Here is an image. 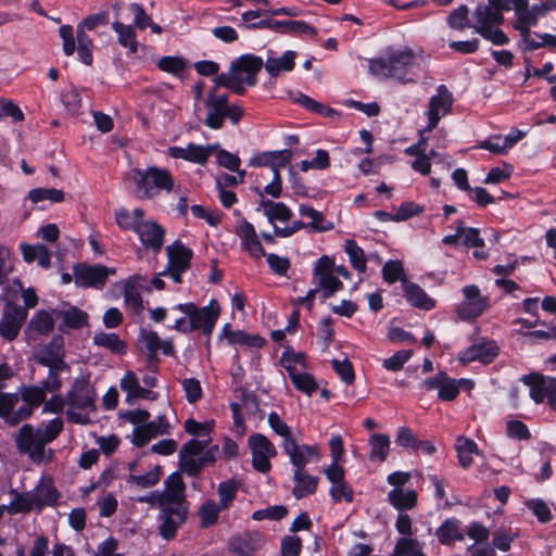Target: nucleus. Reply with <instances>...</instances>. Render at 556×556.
<instances>
[{"mask_svg": "<svg viewBox=\"0 0 556 556\" xmlns=\"http://www.w3.org/2000/svg\"><path fill=\"white\" fill-rule=\"evenodd\" d=\"M388 501L397 510H408L417 504V493L412 489L394 488L388 493Z\"/></svg>", "mask_w": 556, "mask_h": 556, "instance_id": "58836bf2", "label": "nucleus"}, {"mask_svg": "<svg viewBox=\"0 0 556 556\" xmlns=\"http://www.w3.org/2000/svg\"><path fill=\"white\" fill-rule=\"evenodd\" d=\"M270 429L280 438L282 442L294 440L296 437L293 434L291 428L281 419L276 412H271L267 418Z\"/></svg>", "mask_w": 556, "mask_h": 556, "instance_id": "052dcab7", "label": "nucleus"}, {"mask_svg": "<svg viewBox=\"0 0 556 556\" xmlns=\"http://www.w3.org/2000/svg\"><path fill=\"white\" fill-rule=\"evenodd\" d=\"M299 214L309 219L307 227L315 232H326L334 228V224L328 220L325 215L307 204H300Z\"/></svg>", "mask_w": 556, "mask_h": 556, "instance_id": "c9c22d12", "label": "nucleus"}, {"mask_svg": "<svg viewBox=\"0 0 556 556\" xmlns=\"http://www.w3.org/2000/svg\"><path fill=\"white\" fill-rule=\"evenodd\" d=\"M344 251L349 255L351 265L359 273H364L366 258L363 249L354 240L349 239L344 242Z\"/></svg>", "mask_w": 556, "mask_h": 556, "instance_id": "5fc2aeb1", "label": "nucleus"}, {"mask_svg": "<svg viewBox=\"0 0 556 556\" xmlns=\"http://www.w3.org/2000/svg\"><path fill=\"white\" fill-rule=\"evenodd\" d=\"M63 419L61 417H55L51 419L48 422H42L37 427V430L40 432L41 437L43 438V441L47 442V444L54 441L61 431L63 430Z\"/></svg>", "mask_w": 556, "mask_h": 556, "instance_id": "680f3d73", "label": "nucleus"}, {"mask_svg": "<svg viewBox=\"0 0 556 556\" xmlns=\"http://www.w3.org/2000/svg\"><path fill=\"white\" fill-rule=\"evenodd\" d=\"M220 510H225L218 503L210 500L202 504L199 510L201 522L204 527L216 523Z\"/></svg>", "mask_w": 556, "mask_h": 556, "instance_id": "e2e57ef3", "label": "nucleus"}, {"mask_svg": "<svg viewBox=\"0 0 556 556\" xmlns=\"http://www.w3.org/2000/svg\"><path fill=\"white\" fill-rule=\"evenodd\" d=\"M136 233L144 248L154 252H159L162 249L165 230L155 220L144 219Z\"/></svg>", "mask_w": 556, "mask_h": 556, "instance_id": "cd10ccee", "label": "nucleus"}, {"mask_svg": "<svg viewBox=\"0 0 556 556\" xmlns=\"http://www.w3.org/2000/svg\"><path fill=\"white\" fill-rule=\"evenodd\" d=\"M27 198L33 203H39L42 201L60 203L64 200V193L63 191L54 188H35L28 192Z\"/></svg>", "mask_w": 556, "mask_h": 556, "instance_id": "864d4df0", "label": "nucleus"}, {"mask_svg": "<svg viewBox=\"0 0 556 556\" xmlns=\"http://www.w3.org/2000/svg\"><path fill=\"white\" fill-rule=\"evenodd\" d=\"M518 533L510 530L500 528L492 534V546L494 549L501 552H508L510 549L511 542L517 538Z\"/></svg>", "mask_w": 556, "mask_h": 556, "instance_id": "bf43d9fd", "label": "nucleus"}, {"mask_svg": "<svg viewBox=\"0 0 556 556\" xmlns=\"http://www.w3.org/2000/svg\"><path fill=\"white\" fill-rule=\"evenodd\" d=\"M263 67V59L254 54H243L237 58L228 72L214 78L216 87H226L236 94H242L245 86H254L257 83V73Z\"/></svg>", "mask_w": 556, "mask_h": 556, "instance_id": "39448f33", "label": "nucleus"}, {"mask_svg": "<svg viewBox=\"0 0 556 556\" xmlns=\"http://www.w3.org/2000/svg\"><path fill=\"white\" fill-rule=\"evenodd\" d=\"M263 211L267 222L271 227L278 226L277 223L290 222L293 212L283 202H274L271 200H263L257 211Z\"/></svg>", "mask_w": 556, "mask_h": 556, "instance_id": "7c9ffc66", "label": "nucleus"}, {"mask_svg": "<svg viewBox=\"0 0 556 556\" xmlns=\"http://www.w3.org/2000/svg\"><path fill=\"white\" fill-rule=\"evenodd\" d=\"M166 252L168 257L166 273L174 282L179 283L181 282V274L190 266L192 251L177 240L167 245Z\"/></svg>", "mask_w": 556, "mask_h": 556, "instance_id": "dca6fc26", "label": "nucleus"}, {"mask_svg": "<svg viewBox=\"0 0 556 556\" xmlns=\"http://www.w3.org/2000/svg\"><path fill=\"white\" fill-rule=\"evenodd\" d=\"M282 448L294 470H304L306 465L318 462L320 458L317 445L300 444L296 438L282 442Z\"/></svg>", "mask_w": 556, "mask_h": 556, "instance_id": "6ab92c4d", "label": "nucleus"}, {"mask_svg": "<svg viewBox=\"0 0 556 556\" xmlns=\"http://www.w3.org/2000/svg\"><path fill=\"white\" fill-rule=\"evenodd\" d=\"M452 105V96L444 85L438 88L437 94L432 96L429 101L427 117L428 125L426 130H432L437 127L440 119L445 116Z\"/></svg>", "mask_w": 556, "mask_h": 556, "instance_id": "4be33fe9", "label": "nucleus"}, {"mask_svg": "<svg viewBox=\"0 0 556 556\" xmlns=\"http://www.w3.org/2000/svg\"><path fill=\"white\" fill-rule=\"evenodd\" d=\"M125 180L136 186L139 199H152L162 190L170 191L174 185L169 172L157 167H149L146 170L130 169Z\"/></svg>", "mask_w": 556, "mask_h": 556, "instance_id": "6e6552de", "label": "nucleus"}, {"mask_svg": "<svg viewBox=\"0 0 556 556\" xmlns=\"http://www.w3.org/2000/svg\"><path fill=\"white\" fill-rule=\"evenodd\" d=\"M238 492V484L233 480H226L218 484L217 494L219 497V505L222 508L227 509L235 501Z\"/></svg>", "mask_w": 556, "mask_h": 556, "instance_id": "13d9d810", "label": "nucleus"}, {"mask_svg": "<svg viewBox=\"0 0 556 556\" xmlns=\"http://www.w3.org/2000/svg\"><path fill=\"white\" fill-rule=\"evenodd\" d=\"M210 438L204 440L191 439L179 452V465L182 472L194 477L205 466L202 460L203 450L207 446Z\"/></svg>", "mask_w": 556, "mask_h": 556, "instance_id": "4468645a", "label": "nucleus"}, {"mask_svg": "<svg viewBox=\"0 0 556 556\" xmlns=\"http://www.w3.org/2000/svg\"><path fill=\"white\" fill-rule=\"evenodd\" d=\"M403 293L406 301L414 307L430 311L435 306V300L417 283L403 281Z\"/></svg>", "mask_w": 556, "mask_h": 556, "instance_id": "473e14b6", "label": "nucleus"}, {"mask_svg": "<svg viewBox=\"0 0 556 556\" xmlns=\"http://www.w3.org/2000/svg\"><path fill=\"white\" fill-rule=\"evenodd\" d=\"M296 390L311 396L317 390V383L306 370L290 378Z\"/></svg>", "mask_w": 556, "mask_h": 556, "instance_id": "69168bd1", "label": "nucleus"}, {"mask_svg": "<svg viewBox=\"0 0 556 556\" xmlns=\"http://www.w3.org/2000/svg\"><path fill=\"white\" fill-rule=\"evenodd\" d=\"M218 87L214 83L213 89L208 92L204 101L206 109V117L204 124L212 129H219L224 125L226 118V110L228 106V96L218 92Z\"/></svg>", "mask_w": 556, "mask_h": 556, "instance_id": "f3484780", "label": "nucleus"}, {"mask_svg": "<svg viewBox=\"0 0 556 556\" xmlns=\"http://www.w3.org/2000/svg\"><path fill=\"white\" fill-rule=\"evenodd\" d=\"M529 386L530 397L536 403L548 401L549 406L556 410V378L534 375L525 379Z\"/></svg>", "mask_w": 556, "mask_h": 556, "instance_id": "aec40b11", "label": "nucleus"}, {"mask_svg": "<svg viewBox=\"0 0 556 556\" xmlns=\"http://www.w3.org/2000/svg\"><path fill=\"white\" fill-rule=\"evenodd\" d=\"M54 327V319L47 311H40L35 314L27 328L25 329V337L28 343L36 341L39 337L48 336Z\"/></svg>", "mask_w": 556, "mask_h": 556, "instance_id": "c756f323", "label": "nucleus"}, {"mask_svg": "<svg viewBox=\"0 0 556 556\" xmlns=\"http://www.w3.org/2000/svg\"><path fill=\"white\" fill-rule=\"evenodd\" d=\"M439 542L443 545H452L464 539L460 522L455 518L446 519L435 531Z\"/></svg>", "mask_w": 556, "mask_h": 556, "instance_id": "ea45409f", "label": "nucleus"}, {"mask_svg": "<svg viewBox=\"0 0 556 556\" xmlns=\"http://www.w3.org/2000/svg\"><path fill=\"white\" fill-rule=\"evenodd\" d=\"M24 260L27 263L37 261L42 268L50 267L51 255L48 248L43 244H26L20 245Z\"/></svg>", "mask_w": 556, "mask_h": 556, "instance_id": "a18cd8bd", "label": "nucleus"}, {"mask_svg": "<svg viewBox=\"0 0 556 556\" xmlns=\"http://www.w3.org/2000/svg\"><path fill=\"white\" fill-rule=\"evenodd\" d=\"M172 311H178L184 315L175 320L172 329L182 333L201 331L205 337L212 334L220 316V305L215 299L202 307L192 302L180 303L173 306Z\"/></svg>", "mask_w": 556, "mask_h": 556, "instance_id": "f03ea898", "label": "nucleus"}, {"mask_svg": "<svg viewBox=\"0 0 556 556\" xmlns=\"http://www.w3.org/2000/svg\"><path fill=\"white\" fill-rule=\"evenodd\" d=\"M170 425L165 415L157 416L154 420L149 421L143 426L135 427L129 435L130 442L142 447L147 445L153 438L164 435L169 432Z\"/></svg>", "mask_w": 556, "mask_h": 556, "instance_id": "412c9836", "label": "nucleus"}, {"mask_svg": "<svg viewBox=\"0 0 556 556\" xmlns=\"http://www.w3.org/2000/svg\"><path fill=\"white\" fill-rule=\"evenodd\" d=\"M389 556H426L422 544L413 538H400Z\"/></svg>", "mask_w": 556, "mask_h": 556, "instance_id": "3c124183", "label": "nucleus"}, {"mask_svg": "<svg viewBox=\"0 0 556 556\" xmlns=\"http://www.w3.org/2000/svg\"><path fill=\"white\" fill-rule=\"evenodd\" d=\"M497 354L498 348L494 342L481 341L462 351L458 355V361L463 364L476 361L482 364H490L494 361Z\"/></svg>", "mask_w": 556, "mask_h": 556, "instance_id": "393cba45", "label": "nucleus"}, {"mask_svg": "<svg viewBox=\"0 0 556 556\" xmlns=\"http://www.w3.org/2000/svg\"><path fill=\"white\" fill-rule=\"evenodd\" d=\"M109 275H115V269L103 265L80 264L74 269L76 285L84 288L101 289Z\"/></svg>", "mask_w": 556, "mask_h": 556, "instance_id": "a211bd4d", "label": "nucleus"}, {"mask_svg": "<svg viewBox=\"0 0 556 556\" xmlns=\"http://www.w3.org/2000/svg\"><path fill=\"white\" fill-rule=\"evenodd\" d=\"M455 450L457 452L458 463L464 469L472 465L473 456L479 453L476 442L466 437H458L456 439Z\"/></svg>", "mask_w": 556, "mask_h": 556, "instance_id": "37998d69", "label": "nucleus"}, {"mask_svg": "<svg viewBox=\"0 0 556 556\" xmlns=\"http://www.w3.org/2000/svg\"><path fill=\"white\" fill-rule=\"evenodd\" d=\"M165 490L159 495V531L162 538L169 540L175 536L178 527L186 519L188 507L184 500L185 483L177 473L165 480Z\"/></svg>", "mask_w": 556, "mask_h": 556, "instance_id": "f257e3e1", "label": "nucleus"}, {"mask_svg": "<svg viewBox=\"0 0 556 556\" xmlns=\"http://www.w3.org/2000/svg\"><path fill=\"white\" fill-rule=\"evenodd\" d=\"M31 492L38 509H41L43 506L55 504L59 498V493L50 478H42Z\"/></svg>", "mask_w": 556, "mask_h": 556, "instance_id": "4c0bfd02", "label": "nucleus"}, {"mask_svg": "<svg viewBox=\"0 0 556 556\" xmlns=\"http://www.w3.org/2000/svg\"><path fill=\"white\" fill-rule=\"evenodd\" d=\"M280 364L292 378L306 370V362L302 353H295L292 349L288 348L283 351L280 357Z\"/></svg>", "mask_w": 556, "mask_h": 556, "instance_id": "49530a36", "label": "nucleus"}, {"mask_svg": "<svg viewBox=\"0 0 556 556\" xmlns=\"http://www.w3.org/2000/svg\"><path fill=\"white\" fill-rule=\"evenodd\" d=\"M293 483V494L296 498H301L316 491L318 478L305 470H294Z\"/></svg>", "mask_w": 556, "mask_h": 556, "instance_id": "c03bdc74", "label": "nucleus"}, {"mask_svg": "<svg viewBox=\"0 0 556 556\" xmlns=\"http://www.w3.org/2000/svg\"><path fill=\"white\" fill-rule=\"evenodd\" d=\"M112 28L117 34V41L121 46L128 48L130 53L138 51L137 36L131 25H125L115 21L112 24Z\"/></svg>", "mask_w": 556, "mask_h": 556, "instance_id": "8fccbe9b", "label": "nucleus"}, {"mask_svg": "<svg viewBox=\"0 0 556 556\" xmlns=\"http://www.w3.org/2000/svg\"><path fill=\"white\" fill-rule=\"evenodd\" d=\"M144 212L143 210L136 207L132 211L127 208H119L115 213V220L119 228L124 230H132L134 232L143 223Z\"/></svg>", "mask_w": 556, "mask_h": 556, "instance_id": "79ce46f5", "label": "nucleus"}, {"mask_svg": "<svg viewBox=\"0 0 556 556\" xmlns=\"http://www.w3.org/2000/svg\"><path fill=\"white\" fill-rule=\"evenodd\" d=\"M252 454V466L260 472H267L271 468L270 459L276 456L275 445L262 433H253L248 439Z\"/></svg>", "mask_w": 556, "mask_h": 556, "instance_id": "ddd939ff", "label": "nucleus"}, {"mask_svg": "<svg viewBox=\"0 0 556 556\" xmlns=\"http://www.w3.org/2000/svg\"><path fill=\"white\" fill-rule=\"evenodd\" d=\"M368 444L370 446L369 459L371 462H384L390 452L391 440L390 437L383 433L372 434Z\"/></svg>", "mask_w": 556, "mask_h": 556, "instance_id": "de8ad7c7", "label": "nucleus"}, {"mask_svg": "<svg viewBox=\"0 0 556 556\" xmlns=\"http://www.w3.org/2000/svg\"><path fill=\"white\" fill-rule=\"evenodd\" d=\"M123 479L130 489H149L159 483L161 479V468L154 466L144 473H125Z\"/></svg>", "mask_w": 556, "mask_h": 556, "instance_id": "f704fd0d", "label": "nucleus"}, {"mask_svg": "<svg viewBox=\"0 0 556 556\" xmlns=\"http://www.w3.org/2000/svg\"><path fill=\"white\" fill-rule=\"evenodd\" d=\"M462 291L464 299L456 305V314L462 320L476 319L488 308L489 300L476 285L465 286Z\"/></svg>", "mask_w": 556, "mask_h": 556, "instance_id": "f8f14e48", "label": "nucleus"}, {"mask_svg": "<svg viewBox=\"0 0 556 556\" xmlns=\"http://www.w3.org/2000/svg\"><path fill=\"white\" fill-rule=\"evenodd\" d=\"M382 277L388 283H394L396 281H407L405 277L404 267L401 261L390 260L384 263L382 267Z\"/></svg>", "mask_w": 556, "mask_h": 556, "instance_id": "6e6d98bb", "label": "nucleus"}, {"mask_svg": "<svg viewBox=\"0 0 556 556\" xmlns=\"http://www.w3.org/2000/svg\"><path fill=\"white\" fill-rule=\"evenodd\" d=\"M417 66V55L410 49H389L381 58L369 60V71L379 77H393L404 80Z\"/></svg>", "mask_w": 556, "mask_h": 556, "instance_id": "423d86ee", "label": "nucleus"}, {"mask_svg": "<svg viewBox=\"0 0 556 556\" xmlns=\"http://www.w3.org/2000/svg\"><path fill=\"white\" fill-rule=\"evenodd\" d=\"M217 144L198 146L189 143L186 148L170 147L168 154L174 159H182L195 164L203 165L211 154L217 149Z\"/></svg>", "mask_w": 556, "mask_h": 556, "instance_id": "a878e982", "label": "nucleus"}, {"mask_svg": "<svg viewBox=\"0 0 556 556\" xmlns=\"http://www.w3.org/2000/svg\"><path fill=\"white\" fill-rule=\"evenodd\" d=\"M460 387L472 389L473 383L469 379H454L446 372L440 371L434 377L425 379L420 383V390L424 392L437 390L438 397L442 401H453L457 397Z\"/></svg>", "mask_w": 556, "mask_h": 556, "instance_id": "9d476101", "label": "nucleus"}, {"mask_svg": "<svg viewBox=\"0 0 556 556\" xmlns=\"http://www.w3.org/2000/svg\"><path fill=\"white\" fill-rule=\"evenodd\" d=\"M313 281L323 292V298L328 299L343 287V283L334 275V262L331 257L323 255L313 268Z\"/></svg>", "mask_w": 556, "mask_h": 556, "instance_id": "9b49d317", "label": "nucleus"}, {"mask_svg": "<svg viewBox=\"0 0 556 556\" xmlns=\"http://www.w3.org/2000/svg\"><path fill=\"white\" fill-rule=\"evenodd\" d=\"M26 317L27 311L25 308L8 303L0 321L1 337L9 341L15 339Z\"/></svg>", "mask_w": 556, "mask_h": 556, "instance_id": "5701e85b", "label": "nucleus"}, {"mask_svg": "<svg viewBox=\"0 0 556 556\" xmlns=\"http://www.w3.org/2000/svg\"><path fill=\"white\" fill-rule=\"evenodd\" d=\"M61 339L54 338L50 344V348H56L54 352H51L49 349L43 353L40 357L39 362L49 367L50 370H65L70 371L68 365L64 362V353L61 349Z\"/></svg>", "mask_w": 556, "mask_h": 556, "instance_id": "a19ab883", "label": "nucleus"}, {"mask_svg": "<svg viewBox=\"0 0 556 556\" xmlns=\"http://www.w3.org/2000/svg\"><path fill=\"white\" fill-rule=\"evenodd\" d=\"M235 214L238 216L235 233L240 239L241 249L254 258L265 256V250L262 247L254 225L243 218L240 212H235Z\"/></svg>", "mask_w": 556, "mask_h": 556, "instance_id": "2eb2a0df", "label": "nucleus"}, {"mask_svg": "<svg viewBox=\"0 0 556 556\" xmlns=\"http://www.w3.org/2000/svg\"><path fill=\"white\" fill-rule=\"evenodd\" d=\"M219 339H225L230 345H243L252 349H261L265 344V340L257 336L244 332L242 330H233L230 324H225L220 330Z\"/></svg>", "mask_w": 556, "mask_h": 556, "instance_id": "c85d7f7f", "label": "nucleus"}, {"mask_svg": "<svg viewBox=\"0 0 556 556\" xmlns=\"http://www.w3.org/2000/svg\"><path fill=\"white\" fill-rule=\"evenodd\" d=\"M509 5H511V10L515 11L516 15L514 27L519 30L520 34L530 31L531 27L538 25L539 18L529 8L528 0H513Z\"/></svg>", "mask_w": 556, "mask_h": 556, "instance_id": "2f4dec72", "label": "nucleus"}, {"mask_svg": "<svg viewBox=\"0 0 556 556\" xmlns=\"http://www.w3.org/2000/svg\"><path fill=\"white\" fill-rule=\"evenodd\" d=\"M513 0H488L486 4L478 5L473 12L472 27L484 39L496 46L507 45L508 37L498 28L504 21L503 11L511 10Z\"/></svg>", "mask_w": 556, "mask_h": 556, "instance_id": "20e7f679", "label": "nucleus"}, {"mask_svg": "<svg viewBox=\"0 0 556 556\" xmlns=\"http://www.w3.org/2000/svg\"><path fill=\"white\" fill-rule=\"evenodd\" d=\"M58 317L62 318L60 329H80L88 324V314L75 306H67L56 311Z\"/></svg>", "mask_w": 556, "mask_h": 556, "instance_id": "e433bc0d", "label": "nucleus"}, {"mask_svg": "<svg viewBox=\"0 0 556 556\" xmlns=\"http://www.w3.org/2000/svg\"><path fill=\"white\" fill-rule=\"evenodd\" d=\"M186 61L180 56H163L157 61V67L166 73L179 76L186 68Z\"/></svg>", "mask_w": 556, "mask_h": 556, "instance_id": "0e129e2a", "label": "nucleus"}, {"mask_svg": "<svg viewBox=\"0 0 556 556\" xmlns=\"http://www.w3.org/2000/svg\"><path fill=\"white\" fill-rule=\"evenodd\" d=\"M93 343L117 355H124L126 353L125 342L122 341L119 337L113 332H96L93 336Z\"/></svg>", "mask_w": 556, "mask_h": 556, "instance_id": "09e8293b", "label": "nucleus"}, {"mask_svg": "<svg viewBox=\"0 0 556 556\" xmlns=\"http://www.w3.org/2000/svg\"><path fill=\"white\" fill-rule=\"evenodd\" d=\"M96 391L84 379H76L66 394V416L74 424L87 425L92 421Z\"/></svg>", "mask_w": 556, "mask_h": 556, "instance_id": "0eeeda50", "label": "nucleus"}, {"mask_svg": "<svg viewBox=\"0 0 556 556\" xmlns=\"http://www.w3.org/2000/svg\"><path fill=\"white\" fill-rule=\"evenodd\" d=\"M43 401L45 392L39 387H24L16 393L0 392V418L16 426L29 418Z\"/></svg>", "mask_w": 556, "mask_h": 556, "instance_id": "7ed1b4c3", "label": "nucleus"}, {"mask_svg": "<svg viewBox=\"0 0 556 556\" xmlns=\"http://www.w3.org/2000/svg\"><path fill=\"white\" fill-rule=\"evenodd\" d=\"M447 24L454 29H465L466 27H472L468 22V8L460 5L455 9L447 18Z\"/></svg>", "mask_w": 556, "mask_h": 556, "instance_id": "774afa93", "label": "nucleus"}, {"mask_svg": "<svg viewBox=\"0 0 556 556\" xmlns=\"http://www.w3.org/2000/svg\"><path fill=\"white\" fill-rule=\"evenodd\" d=\"M140 279L139 276L130 277L124 288V301L130 306L135 312H139L142 309V299L140 293L135 287L136 280Z\"/></svg>", "mask_w": 556, "mask_h": 556, "instance_id": "4d7b16f0", "label": "nucleus"}, {"mask_svg": "<svg viewBox=\"0 0 556 556\" xmlns=\"http://www.w3.org/2000/svg\"><path fill=\"white\" fill-rule=\"evenodd\" d=\"M413 355L412 350L397 351L392 356L384 358L382 362L383 368L390 371L401 370L405 363H407Z\"/></svg>", "mask_w": 556, "mask_h": 556, "instance_id": "338daca9", "label": "nucleus"}, {"mask_svg": "<svg viewBox=\"0 0 556 556\" xmlns=\"http://www.w3.org/2000/svg\"><path fill=\"white\" fill-rule=\"evenodd\" d=\"M264 544V538L260 532H249L233 535L228 543L230 552L238 556H252Z\"/></svg>", "mask_w": 556, "mask_h": 556, "instance_id": "bb28decb", "label": "nucleus"}, {"mask_svg": "<svg viewBox=\"0 0 556 556\" xmlns=\"http://www.w3.org/2000/svg\"><path fill=\"white\" fill-rule=\"evenodd\" d=\"M31 509H38V506L35 502V497L33 492H26L21 494H15L14 498L11 501L8 506L9 514H18L29 511Z\"/></svg>", "mask_w": 556, "mask_h": 556, "instance_id": "603ef678", "label": "nucleus"}, {"mask_svg": "<svg viewBox=\"0 0 556 556\" xmlns=\"http://www.w3.org/2000/svg\"><path fill=\"white\" fill-rule=\"evenodd\" d=\"M15 443L18 451L27 454L29 458L37 464H47L53 458V451L47 447L37 428L30 425H24L15 437Z\"/></svg>", "mask_w": 556, "mask_h": 556, "instance_id": "1a4fd4ad", "label": "nucleus"}, {"mask_svg": "<svg viewBox=\"0 0 556 556\" xmlns=\"http://www.w3.org/2000/svg\"><path fill=\"white\" fill-rule=\"evenodd\" d=\"M121 389L126 392V400L153 399V392L140 386L139 377L132 370H127L119 381Z\"/></svg>", "mask_w": 556, "mask_h": 556, "instance_id": "72a5a7b5", "label": "nucleus"}, {"mask_svg": "<svg viewBox=\"0 0 556 556\" xmlns=\"http://www.w3.org/2000/svg\"><path fill=\"white\" fill-rule=\"evenodd\" d=\"M296 52L287 50L278 54L274 50H267L263 66L270 77H278L283 73L291 72L295 66Z\"/></svg>", "mask_w": 556, "mask_h": 556, "instance_id": "b1692460", "label": "nucleus"}]
</instances>
